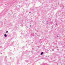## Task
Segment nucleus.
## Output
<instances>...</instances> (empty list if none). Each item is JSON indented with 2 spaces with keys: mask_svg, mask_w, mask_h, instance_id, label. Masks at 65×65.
Returning a JSON list of instances; mask_svg holds the SVG:
<instances>
[{
  "mask_svg": "<svg viewBox=\"0 0 65 65\" xmlns=\"http://www.w3.org/2000/svg\"><path fill=\"white\" fill-rule=\"evenodd\" d=\"M4 36L5 37H6V36H7V35L6 34H5Z\"/></svg>",
  "mask_w": 65,
  "mask_h": 65,
  "instance_id": "1",
  "label": "nucleus"
},
{
  "mask_svg": "<svg viewBox=\"0 0 65 65\" xmlns=\"http://www.w3.org/2000/svg\"><path fill=\"white\" fill-rule=\"evenodd\" d=\"M55 25H57V24H55Z\"/></svg>",
  "mask_w": 65,
  "mask_h": 65,
  "instance_id": "4",
  "label": "nucleus"
},
{
  "mask_svg": "<svg viewBox=\"0 0 65 65\" xmlns=\"http://www.w3.org/2000/svg\"><path fill=\"white\" fill-rule=\"evenodd\" d=\"M52 51H54V50L53 49V50H52Z\"/></svg>",
  "mask_w": 65,
  "mask_h": 65,
  "instance_id": "6",
  "label": "nucleus"
},
{
  "mask_svg": "<svg viewBox=\"0 0 65 65\" xmlns=\"http://www.w3.org/2000/svg\"><path fill=\"white\" fill-rule=\"evenodd\" d=\"M42 54H43V52H42L41 53V55H42Z\"/></svg>",
  "mask_w": 65,
  "mask_h": 65,
  "instance_id": "2",
  "label": "nucleus"
},
{
  "mask_svg": "<svg viewBox=\"0 0 65 65\" xmlns=\"http://www.w3.org/2000/svg\"><path fill=\"white\" fill-rule=\"evenodd\" d=\"M30 27H31V25H30Z\"/></svg>",
  "mask_w": 65,
  "mask_h": 65,
  "instance_id": "5",
  "label": "nucleus"
},
{
  "mask_svg": "<svg viewBox=\"0 0 65 65\" xmlns=\"http://www.w3.org/2000/svg\"><path fill=\"white\" fill-rule=\"evenodd\" d=\"M29 13H31V12H29Z\"/></svg>",
  "mask_w": 65,
  "mask_h": 65,
  "instance_id": "7",
  "label": "nucleus"
},
{
  "mask_svg": "<svg viewBox=\"0 0 65 65\" xmlns=\"http://www.w3.org/2000/svg\"><path fill=\"white\" fill-rule=\"evenodd\" d=\"M8 32V31H6V33H7Z\"/></svg>",
  "mask_w": 65,
  "mask_h": 65,
  "instance_id": "3",
  "label": "nucleus"
}]
</instances>
